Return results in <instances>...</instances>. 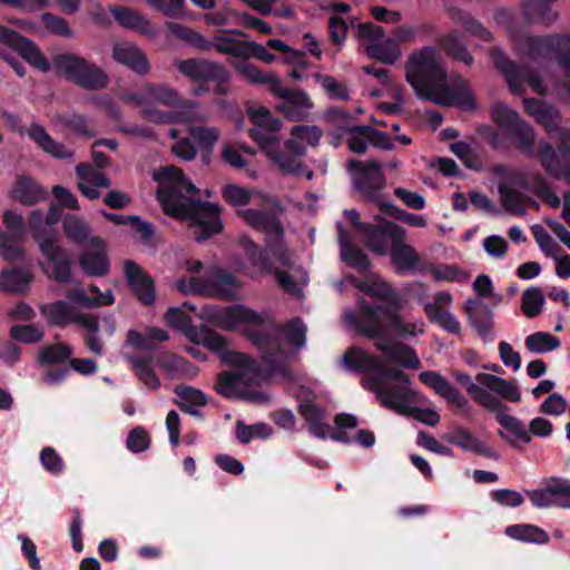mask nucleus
Masks as SVG:
<instances>
[{
	"label": "nucleus",
	"mask_w": 570,
	"mask_h": 570,
	"mask_svg": "<svg viewBox=\"0 0 570 570\" xmlns=\"http://www.w3.org/2000/svg\"><path fill=\"white\" fill-rule=\"evenodd\" d=\"M375 347L382 352V357L353 346L344 353L342 363L348 371L366 373L363 386L373 392L383 406L428 425H436L441 417L435 410L414 406L423 403L425 397L410 386L409 376L401 370L387 366V363H396L407 368L420 367L421 362L414 350L390 340L377 341Z\"/></svg>",
	"instance_id": "nucleus-1"
},
{
	"label": "nucleus",
	"mask_w": 570,
	"mask_h": 570,
	"mask_svg": "<svg viewBox=\"0 0 570 570\" xmlns=\"http://www.w3.org/2000/svg\"><path fill=\"white\" fill-rule=\"evenodd\" d=\"M214 317L223 330L242 331L253 345L261 351L264 370L252 356L249 357L263 375L256 391L267 396V400L262 404L268 403L271 397L262 390V384L269 375L292 377L288 364L306 344L307 330L305 324L295 318L287 322L281 330L273 324L269 313H257L245 305H234L218 309Z\"/></svg>",
	"instance_id": "nucleus-2"
},
{
	"label": "nucleus",
	"mask_w": 570,
	"mask_h": 570,
	"mask_svg": "<svg viewBox=\"0 0 570 570\" xmlns=\"http://www.w3.org/2000/svg\"><path fill=\"white\" fill-rule=\"evenodd\" d=\"M194 309L191 304L184 303L181 306L170 307L165 318L168 325L181 330L190 342L210 350L225 365L232 367V371L219 374L215 385L217 393L227 399H238L249 403L265 402L267 396L256 391L263 375L255 362L245 353L229 350L227 341L220 334L205 326H191L186 311Z\"/></svg>",
	"instance_id": "nucleus-3"
},
{
	"label": "nucleus",
	"mask_w": 570,
	"mask_h": 570,
	"mask_svg": "<svg viewBox=\"0 0 570 570\" xmlns=\"http://www.w3.org/2000/svg\"><path fill=\"white\" fill-rule=\"evenodd\" d=\"M153 178L158 184L157 196L165 213L190 220L191 234L197 242L220 233V207L187 197L196 193V187L179 168L173 165L160 167L153 171Z\"/></svg>",
	"instance_id": "nucleus-4"
},
{
	"label": "nucleus",
	"mask_w": 570,
	"mask_h": 570,
	"mask_svg": "<svg viewBox=\"0 0 570 570\" xmlns=\"http://www.w3.org/2000/svg\"><path fill=\"white\" fill-rule=\"evenodd\" d=\"M405 78L420 99L441 106H455L465 111L475 108L468 82L460 77H448L442 56L433 47H425L410 56Z\"/></svg>",
	"instance_id": "nucleus-5"
},
{
	"label": "nucleus",
	"mask_w": 570,
	"mask_h": 570,
	"mask_svg": "<svg viewBox=\"0 0 570 570\" xmlns=\"http://www.w3.org/2000/svg\"><path fill=\"white\" fill-rule=\"evenodd\" d=\"M356 307L357 312L345 309L343 321L346 326L370 338H383L390 330L404 337L424 333L425 324L422 318L405 320L386 304L372 305L364 298H358Z\"/></svg>",
	"instance_id": "nucleus-6"
},
{
	"label": "nucleus",
	"mask_w": 570,
	"mask_h": 570,
	"mask_svg": "<svg viewBox=\"0 0 570 570\" xmlns=\"http://www.w3.org/2000/svg\"><path fill=\"white\" fill-rule=\"evenodd\" d=\"M126 99L135 101L142 114L154 122H189L206 119L195 104L184 100L175 89L166 85H142Z\"/></svg>",
	"instance_id": "nucleus-7"
},
{
	"label": "nucleus",
	"mask_w": 570,
	"mask_h": 570,
	"mask_svg": "<svg viewBox=\"0 0 570 570\" xmlns=\"http://www.w3.org/2000/svg\"><path fill=\"white\" fill-rule=\"evenodd\" d=\"M242 218L252 227L262 229L267 234V248L275 259L287 271H275V277L282 288L293 295H299L308 277L304 269L292 265L291 254L283 244V227L278 219L265 212L244 209L239 212Z\"/></svg>",
	"instance_id": "nucleus-8"
},
{
	"label": "nucleus",
	"mask_w": 570,
	"mask_h": 570,
	"mask_svg": "<svg viewBox=\"0 0 570 570\" xmlns=\"http://www.w3.org/2000/svg\"><path fill=\"white\" fill-rule=\"evenodd\" d=\"M499 175L498 189L503 208L513 215H523L525 205L530 198L522 191H530L540 197L549 206L557 208L560 206V198L551 190L546 178L534 171H511L500 167L497 169Z\"/></svg>",
	"instance_id": "nucleus-9"
},
{
	"label": "nucleus",
	"mask_w": 570,
	"mask_h": 570,
	"mask_svg": "<svg viewBox=\"0 0 570 570\" xmlns=\"http://www.w3.org/2000/svg\"><path fill=\"white\" fill-rule=\"evenodd\" d=\"M291 134L292 138L282 144L278 137L264 136L257 131L254 141L283 174L297 175L302 169L301 157L306 146H316L322 131L316 126L298 125L292 128Z\"/></svg>",
	"instance_id": "nucleus-10"
},
{
	"label": "nucleus",
	"mask_w": 570,
	"mask_h": 570,
	"mask_svg": "<svg viewBox=\"0 0 570 570\" xmlns=\"http://www.w3.org/2000/svg\"><path fill=\"white\" fill-rule=\"evenodd\" d=\"M189 277L176 281V288L185 295L203 294L210 297L236 299L242 283L228 271L215 266L204 265L198 259H187L184 263Z\"/></svg>",
	"instance_id": "nucleus-11"
},
{
	"label": "nucleus",
	"mask_w": 570,
	"mask_h": 570,
	"mask_svg": "<svg viewBox=\"0 0 570 570\" xmlns=\"http://www.w3.org/2000/svg\"><path fill=\"white\" fill-rule=\"evenodd\" d=\"M453 376L478 404L489 411L502 407L498 396L509 402H519L521 399V393L513 382L493 374L478 373L475 382L463 372H454Z\"/></svg>",
	"instance_id": "nucleus-12"
},
{
	"label": "nucleus",
	"mask_w": 570,
	"mask_h": 570,
	"mask_svg": "<svg viewBox=\"0 0 570 570\" xmlns=\"http://www.w3.org/2000/svg\"><path fill=\"white\" fill-rule=\"evenodd\" d=\"M519 50L530 58L553 57L564 76L570 77V32L544 37H523L515 39Z\"/></svg>",
	"instance_id": "nucleus-13"
},
{
	"label": "nucleus",
	"mask_w": 570,
	"mask_h": 570,
	"mask_svg": "<svg viewBox=\"0 0 570 570\" xmlns=\"http://www.w3.org/2000/svg\"><path fill=\"white\" fill-rule=\"evenodd\" d=\"M53 66L58 72L88 90H99L108 83V76L101 68L77 56H57Z\"/></svg>",
	"instance_id": "nucleus-14"
},
{
	"label": "nucleus",
	"mask_w": 570,
	"mask_h": 570,
	"mask_svg": "<svg viewBox=\"0 0 570 570\" xmlns=\"http://www.w3.org/2000/svg\"><path fill=\"white\" fill-rule=\"evenodd\" d=\"M344 216L353 227L354 233L364 239L370 249L382 256L387 255L394 245V228H402L391 222L379 220L380 224L377 226L363 223L355 209L345 210Z\"/></svg>",
	"instance_id": "nucleus-15"
},
{
	"label": "nucleus",
	"mask_w": 570,
	"mask_h": 570,
	"mask_svg": "<svg viewBox=\"0 0 570 570\" xmlns=\"http://www.w3.org/2000/svg\"><path fill=\"white\" fill-rule=\"evenodd\" d=\"M357 35L363 39V48L370 58L392 65L401 57L400 48L395 40L385 38L382 27L371 22L357 26Z\"/></svg>",
	"instance_id": "nucleus-16"
},
{
	"label": "nucleus",
	"mask_w": 570,
	"mask_h": 570,
	"mask_svg": "<svg viewBox=\"0 0 570 570\" xmlns=\"http://www.w3.org/2000/svg\"><path fill=\"white\" fill-rule=\"evenodd\" d=\"M2 223L0 255L8 262L18 261L23 254L22 243L27 236V223L21 214L11 209L3 213Z\"/></svg>",
	"instance_id": "nucleus-17"
},
{
	"label": "nucleus",
	"mask_w": 570,
	"mask_h": 570,
	"mask_svg": "<svg viewBox=\"0 0 570 570\" xmlns=\"http://www.w3.org/2000/svg\"><path fill=\"white\" fill-rule=\"evenodd\" d=\"M2 46L14 50L28 63L36 67V45L19 32L0 26V57L10 65L19 77H23L26 75L23 63Z\"/></svg>",
	"instance_id": "nucleus-18"
},
{
	"label": "nucleus",
	"mask_w": 570,
	"mask_h": 570,
	"mask_svg": "<svg viewBox=\"0 0 570 570\" xmlns=\"http://www.w3.org/2000/svg\"><path fill=\"white\" fill-rule=\"evenodd\" d=\"M348 169L352 173L355 189L366 199L379 202L381 191L385 187V177L380 164L373 160L367 163L351 160Z\"/></svg>",
	"instance_id": "nucleus-19"
},
{
	"label": "nucleus",
	"mask_w": 570,
	"mask_h": 570,
	"mask_svg": "<svg viewBox=\"0 0 570 570\" xmlns=\"http://www.w3.org/2000/svg\"><path fill=\"white\" fill-rule=\"evenodd\" d=\"M527 495L532 505L539 509H570V480L558 476L544 479L540 488L527 491Z\"/></svg>",
	"instance_id": "nucleus-20"
},
{
	"label": "nucleus",
	"mask_w": 570,
	"mask_h": 570,
	"mask_svg": "<svg viewBox=\"0 0 570 570\" xmlns=\"http://www.w3.org/2000/svg\"><path fill=\"white\" fill-rule=\"evenodd\" d=\"M94 165L79 164L76 173L79 177L78 188L83 197L98 199L101 195L99 188L109 187L111 181L100 169L108 163L107 157L94 148Z\"/></svg>",
	"instance_id": "nucleus-21"
},
{
	"label": "nucleus",
	"mask_w": 570,
	"mask_h": 570,
	"mask_svg": "<svg viewBox=\"0 0 570 570\" xmlns=\"http://www.w3.org/2000/svg\"><path fill=\"white\" fill-rule=\"evenodd\" d=\"M394 245L391 247L390 256L395 271L400 274L426 273V264L416 249L406 243L407 233L404 228H394Z\"/></svg>",
	"instance_id": "nucleus-22"
},
{
	"label": "nucleus",
	"mask_w": 570,
	"mask_h": 570,
	"mask_svg": "<svg viewBox=\"0 0 570 570\" xmlns=\"http://www.w3.org/2000/svg\"><path fill=\"white\" fill-rule=\"evenodd\" d=\"M43 317L53 325L66 326L77 324L88 331L99 330L98 318L91 314H85L65 301H57L41 307Z\"/></svg>",
	"instance_id": "nucleus-23"
},
{
	"label": "nucleus",
	"mask_w": 570,
	"mask_h": 570,
	"mask_svg": "<svg viewBox=\"0 0 570 570\" xmlns=\"http://www.w3.org/2000/svg\"><path fill=\"white\" fill-rule=\"evenodd\" d=\"M494 60L497 67L504 73L509 87L514 94L522 92L524 86H529L534 92L546 95L547 87L537 72L524 67H518L497 53Z\"/></svg>",
	"instance_id": "nucleus-24"
},
{
	"label": "nucleus",
	"mask_w": 570,
	"mask_h": 570,
	"mask_svg": "<svg viewBox=\"0 0 570 570\" xmlns=\"http://www.w3.org/2000/svg\"><path fill=\"white\" fill-rule=\"evenodd\" d=\"M295 395L298 400L299 414L307 422L311 433L321 439L326 438L330 425L325 410L317 404L316 394L305 386H299Z\"/></svg>",
	"instance_id": "nucleus-25"
},
{
	"label": "nucleus",
	"mask_w": 570,
	"mask_h": 570,
	"mask_svg": "<svg viewBox=\"0 0 570 570\" xmlns=\"http://www.w3.org/2000/svg\"><path fill=\"white\" fill-rule=\"evenodd\" d=\"M272 94L282 100L277 105V109L291 120H303L313 107V102L306 92L287 89L282 80L274 81Z\"/></svg>",
	"instance_id": "nucleus-26"
},
{
	"label": "nucleus",
	"mask_w": 570,
	"mask_h": 570,
	"mask_svg": "<svg viewBox=\"0 0 570 570\" xmlns=\"http://www.w3.org/2000/svg\"><path fill=\"white\" fill-rule=\"evenodd\" d=\"M178 71L195 82H225L229 73L222 65L206 59H183L175 62Z\"/></svg>",
	"instance_id": "nucleus-27"
},
{
	"label": "nucleus",
	"mask_w": 570,
	"mask_h": 570,
	"mask_svg": "<svg viewBox=\"0 0 570 570\" xmlns=\"http://www.w3.org/2000/svg\"><path fill=\"white\" fill-rule=\"evenodd\" d=\"M419 379L438 395L445 399L452 406L460 411L461 414H470L471 405L469 400L440 373L424 371L420 373Z\"/></svg>",
	"instance_id": "nucleus-28"
},
{
	"label": "nucleus",
	"mask_w": 570,
	"mask_h": 570,
	"mask_svg": "<svg viewBox=\"0 0 570 570\" xmlns=\"http://www.w3.org/2000/svg\"><path fill=\"white\" fill-rule=\"evenodd\" d=\"M419 379L438 395L445 399L452 406L460 411L461 414H470L471 405L469 400L440 373L424 371L420 373Z\"/></svg>",
	"instance_id": "nucleus-29"
},
{
	"label": "nucleus",
	"mask_w": 570,
	"mask_h": 570,
	"mask_svg": "<svg viewBox=\"0 0 570 570\" xmlns=\"http://www.w3.org/2000/svg\"><path fill=\"white\" fill-rule=\"evenodd\" d=\"M419 379L438 395L445 399L452 406L460 411L461 414H470L471 405L469 400L440 373L424 371L420 373Z\"/></svg>",
	"instance_id": "nucleus-30"
},
{
	"label": "nucleus",
	"mask_w": 570,
	"mask_h": 570,
	"mask_svg": "<svg viewBox=\"0 0 570 570\" xmlns=\"http://www.w3.org/2000/svg\"><path fill=\"white\" fill-rule=\"evenodd\" d=\"M94 250H85L79 255V266L82 273L90 277H102L109 273V258L104 240L98 236L89 239Z\"/></svg>",
	"instance_id": "nucleus-31"
},
{
	"label": "nucleus",
	"mask_w": 570,
	"mask_h": 570,
	"mask_svg": "<svg viewBox=\"0 0 570 570\" xmlns=\"http://www.w3.org/2000/svg\"><path fill=\"white\" fill-rule=\"evenodd\" d=\"M464 308L469 323L478 332L482 341L485 343L493 342L495 334L493 332L492 309L487 304L473 298L465 301Z\"/></svg>",
	"instance_id": "nucleus-32"
},
{
	"label": "nucleus",
	"mask_w": 570,
	"mask_h": 570,
	"mask_svg": "<svg viewBox=\"0 0 570 570\" xmlns=\"http://www.w3.org/2000/svg\"><path fill=\"white\" fill-rule=\"evenodd\" d=\"M40 249L51 264V276L61 283L70 282L72 275L71 255L67 250L62 249L55 240L41 243Z\"/></svg>",
	"instance_id": "nucleus-33"
},
{
	"label": "nucleus",
	"mask_w": 570,
	"mask_h": 570,
	"mask_svg": "<svg viewBox=\"0 0 570 570\" xmlns=\"http://www.w3.org/2000/svg\"><path fill=\"white\" fill-rule=\"evenodd\" d=\"M446 440L466 452H473L489 459H497L499 456L498 453L487 444L484 439L464 428H455L448 434Z\"/></svg>",
	"instance_id": "nucleus-34"
},
{
	"label": "nucleus",
	"mask_w": 570,
	"mask_h": 570,
	"mask_svg": "<svg viewBox=\"0 0 570 570\" xmlns=\"http://www.w3.org/2000/svg\"><path fill=\"white\" fill-rule=\"evenodd\" d=\"M124 268L126 279L138 299L145 305L151 304L156 296L153 281L132 261H126Z\"/></svg>",
	"instance_id": "nucleus-35"
},
{
	"label": "nucleus",
	"mask_w": 570,
	"mask_h": 570,
	"mask_svg": "<svg viewBox=\"0 0 570 570\" xmlns=\"http://www.w3.org/2000/svg\"><path fill=\"white\" fill-rule=\"evenodd\" d=\"M507 406L502 403V407L494 410L495 419L503 428L500 432L502 439L517 446V441L522 443H530L531 436L525 425L515 416L507 413Z\"/></svg>",
	"instance_id": "nucleus-36"
},
{
	"label": "nucleus",
	"mask_w": 570,
	"mask_h": 570,
	"mask_svg": "<svg viewBox=\"0 0 570 570\" xmlns=\"http://www.w3.org/2000/svg\"><path fill=\"white\" fill-rule=\"evenodd\" d=\"M112 58L116 62L128 67L137 73L145 75L149 71V62L145 53L132 43H116L112 48Z\"/></svg>",
	"instance_id": "nucleus-37"
},
{
	"label": "nucleus",
	"mask_w": 570,
	"mask_h": 570,
	"mask_svg": "<svg viewBox=\"0 0 570 570\" xmlns=\"http://www.w3.org/2000/svg\"><path fill=\"white\" fill-rule=\"evenodd\" d=\"M337 232L342 261L360 272H366L370 267V262L360 248L353 246L352 237L345 230L342 223H337Z\"/></svg>",
	"instance_id": "nucleus-38"
},
{
	"label": "nucleus",
	"mask_w": 570,
	"mask_h": 570,
	"mask_svg": "<svg viewBox=\"0 0 570 570\" xmlns=\"http://www.w3.org/2000/svg\"><path fill=\"white\" fill-rule=\"evenodd\" d=\"M110 12L116 21L124 28L136 30L151 38L156 37L157 32L155 28L140 12L127 7H116L112 8Z\"/></svg>",
	"instance_id": "nucleus-39"
},
{
	"label": "nucleus",
	"mask_w": 570,
	"mask_h": 570,
	"mask_svg": "<svg viewBox=\"0 0 570 570\" xmlns=\"http://www.w3.org/2000/svg\"><path fill=\"white\" fill-rule=\"evenodd\" d=\"M247 114L250 121L256 126V128L250 129L253 139L257 131L264 136L278 137L277 132L281 130L282 122L274 118L267 108L259 105H249Z\"/></svg>",
	"instance_id": "nucleus-40"
},
{
	"label": "nucleus",
	"mask_w": 570,
	"mask_h": 570,
	"mask_svg": "<svg viewBox=\"0 0 570 570\" xmlns=\"http://www.w3.org/2000/svg\"><path fill=\"white\" fill-rule=\"evenodd\" d=\"M561 155L549 142L540 140L531 156L538 159L548 175L559 177L562 173Z\"/></svg>",
	"instance_id": "nucleus-41"
},
{
	"label": "nucleus",
	"mask_w": 570,
	"mask_h": 570,
	"mask_svg": "<svg viewBox=\"0 0 570 570\" xmlns=\"http://www.w3.org/2000/svg\"><path fill=\"white\" fill-rule=\"evenodd\" d=\"M66 296L69 301L87 308L110 306L115 303V297L110 289L104 292V294H100L99 296L90 297L88 295V291L80 284L68 291Z\"/></svg>",
	"instance_id": "nucleus-42"
},
{
	"label": "nucleus",
	"mask_w": 570,
	"mask_h": 570,
	"mask_svg": "<svg viewBox=\"0 0 570 570\" xmlns=\"http://www.w3.org/2000/svg\"><path fill=\"white\" fill-rule=\"evenodd\" d=\"M505 534L511 539L527 543L546 544L549 542L548 533L534 524L510 525L505 528Z\"/></svg>",
	"instance_id": "nucleus-43"
},
{
	"label": "nucleus",
	"mask_w": 570,
	"mask_h": 570,
	"mask_svg": "<svg viewBox=\"0 0 570 570\" xmlns=\"http://www.w3.org/2000/svg\"><path fill=\"white\" fill-rule=\"evenodd\" d=\"M30 275L21 268L3 269L0 273V289L6 293L22 294L30 284Z\"/></svg>",
	"instance_id": "nucleus-44"
},
{
	"label": "nucleus",
	"mask_w": 570,
	"mask_h": 570,
	"mask_svg": "<svg viewBox=\"0 0 570 570\" xmlns=\"http://www.w3.org/2000/svg\"><path fill=\"white\" fill-rule=\"evenodd\" d=\"M234 68L248 82L254 85H267L271 92L274 81H281L273 72H264L258 67L244 60L234 62Z\"/></svg>",
	"instance_id": "nucleus-45"
},
{
	"label": "nucleus",
	"mask_w": 570,
	"mask_h": 570,
	"mask_svg": "<svg viewBox=\"0 0 570 570\" xmlns=\"http://www.w3.org/2000/svg\"><path fill=\"white\" fill-rule=\"evenodd\" d=\"M246 42L229 35L218 33L214 36L213 40H207L206 50L214 48L219 53L229 55L236 58L244 59Z\"/></svg>",
	"instance_id": "nucleus-46"
},
{
	"label": "nucleus",
	"mask_w": 570,
	"mask_h": 570,
	"mask_svg": "<svg viewBox=\"0 0 570 570\" xmlns=\"http://www.w3.org/2000/svg\"><path fill=\"white\" fill-rule=\"evenodd\" d=\"M159 366L173 379H191L198 372L194 365L177 355L164 356Z\"/></svg>",
	"instance_id": "nucleus-47"
},
{
	"label": "nucleus",
	"mask_w": 570,
	"mask_h": 570,
	"mask_svg": "<svg viewBox=\"0 0 570 570\" xmlns=\"http://www.w3.org/2000/svg\"><path fill=\"white\" fill-rule=\"evenodd\" d=\"M426 273H430L434 281L444 283H464L470 278V274L456 265H433L426 264Z\"/></svg>",
	"instance_id": "nucleus-48"
},
{
	"label": "nucleus",
	"mask_w": 570,
	"mask_h": 570,
	"mask_svg": "<svg viewBox=\"0 0 570 570\" xmlns=\"http://www.w3.org/2000/svg\"><path fill=\"white\" fill-rule=\"evenodd\" d=\"M168 37H174L193 46L198 50H206L207 39L191 28L177 22H168L165 26Z\"/></svg>",
	"instance_id": "nucleus-49"
},
{
	"label": "nucleus",
	"mask_w": 570,
	"mask_h": 570,
	"mask_svg": "<svg viewBox=\"0 0 570 570\" xmlns=\"http://www.w3.org/2000/svg\"><path fill=\"white\" fill-rule=\"evenodd\" d=\"M126 358L130 363L135 374L148 389L157 390L160 386L159 379L155 373L150 358L132 356H126Z\"/></svg>",
	"instance_id": "nucleus-50"
},
{
	"label": "nucleus",
	"mask_w": 570,
	"mask_h": 570,
	"mask_svg": "<svg viewBox=\"0 0 570 570\" xmlns=\"http://www.w3.org/2000/svg\"><path fill=\"white\" fill-rule=\"evenodd\" d=\"M350 282L354 287L373 297L389 299L393 294L392 287L376 275H371L364 281L352 277Z\"/></svg>",
	"instance_id": "nucleus-51"
},
{
	"label": "nucleus",
	"mask_w": 570,
	"mask_h": 570,
	"mask_svg": "<svg viewBox=\"0 0 570 570\" xmlns=\"http://www.w3.org/2000/svg\"><path fill=\"white\" fill-rule=\"evenodd\" d=\"M509 134L512 136L517 148L522 154L527 156L533 154L538 141H535L533 128L528 122L521 120Z\"/></svg>",
	"instance_id": "nucleus-52"
},
{
	"label": "nucleus",
	"mask_w": 570,
	"mask_h": 570,
	"mask_svg": "<svg viewBox=\"0 0 570 570\" xmlns=\"http://www.w3.org/2000/svg\"><path fill=\"white\" fill-rule=\"evenodd\" d=\"M490 114L498 127L508 134L522 120L515 110L502 102L492 104Z\"/></svg>",
	"instance_id": "nucleus-53"
},
{
	"label": "nucleus",
	"mask_w": 570,
	"mask_h": 570,
	"mask_svg": "<svg viewBox=\"0 0 570 570\" xmlns=\"http://www.w3.org/2000/svg\"><path fill=\"white\" fill-rule=\"evenodd\" d=\"M168 340V334L161 328H149L145 334L129 331L127 342L128 344L141 348L154 350L155 342H164Z\"/></svg>",
	"instance_id": "nucleus-54"
},
{
	"label": "nucleus",
	"mask_w": 570,
	"mask_h": 570,
	"mask_svg": "<svg viewBox=\"0 0 570 570\" xmlns=\"http://www.w3.org/2000/svg\"><path fill=\"white\" fill-rule=\"evenodd\" d=\"M524 345L531 353L543 354L558 348L560 341L548 332H537L525 337Z\"/></svg>",
	"instance_id": "nucleus-55"
},
{
	"label": "nucleus",
	"mask_w": 570,
	"mask_h": 570,
	"mask_svg": "<svg viewBox=\"0 0 570 570\" xmlns=\"http://www.w3.org/2000/svg\"><path fill=\"white\" fill-rule=\"evenodd\" d=\"M240 245L243 247L244 253L248 257V259L252 262L254 267L256 268L255 272L248 273L250 277H255L256 274H269L272 273V265L268 262V259L261 253L256 245L247 237H243L240 239Z\"/></svg>",
	"instance_id": "nucleus-56"
},
{
	"label": "nucleus",
	"mask_w": 570,
	"mask_h": 570,
	"mask_svg": "<svg viewBox=\"0 0 570 570\" xmlns=\"http://www.w3.org/2000/svg\"><path fill=\"white\" fill-rule=\"evenodd\" d=\"M271 425L259 422L253 425H246L242 421L236 423V438L240 443H249L253 439H267L272 435Z\"/></svg>",
	"instance_id": "nucleus-57"
},
{
	"label": "nucleus",
	"mask_w": 570,
	"mask_h": 570,
	"mask_svg": "<svg viewBox=\"0 0 570 570\" xmlns=\"http://www.w3.org/2000/svg\"><path fill=\"white\" fill-rule=\"evenodd\" d=\"M255 190L237 184H226L222 188L223 199L233 207H242L249 204Z\"/></svg>",
	"instance_id": "nucleus-58"
},
{
	"label": "nucleus",
	"mask_w": 570,
	"mask_h": 570,
	"mask_svg": "<svg viewBox=\"0 0 570 570\" xmlns=\"http://www.w3.org/2000/svg\"><path fill=\"white\" fill-rule=\"evenodd\" d=\"M314 79L331 99L347 100L350 98L348 89L343 81L322 73H315Z\"/></svg>",
	"instance_id": "nucleus-59"
},
{
	"label": "nucleus",
	"mask_w": 570,
	"mask_h": 570,
	"mask_svg": "<svg viewBox=\"0 0 570 570\" xmlns=\"http://www.w3.org/2000/svg\"><path fill=\"white\" fill-rule=\"evenodd\" d=\"M423 308L431 323L438 324L442 330L450 334L460 335L461 324L453 313L448 311L436 314L431 305H424Z\"/></svg>",
	"instance_id": "nucleus-60"
},
{
	"label": "nucleus",
	"mask_w": 570,
	"mask_h": 570,
	"mask_svg": "<svg viewBox=\"0 0 570 570\" xmlns=\"http://www.w3.org/2000/svg\"><path fill=\"white\" fill-rule=\"evenodd\" d=\"M63 229L66 236L75 243L89 242L91 237L88 225L78 216L67 215L63 218Z\"/></svg>",
	"instance_id": "nucleus-61"
},
{
	"label": "nucleus",
	"mask_w": 570,
	"mask_h": 570,
	"mask_svg": "<svg viewBox=\"0 0 570 570\" xmlns=\"http://www.w3.org/2000/svg\"><path fill=\"white\" fill-rule=\"evenodd\" d=\"M372 128L368 126L354 127L346 131V144L348 148L357 154L367 149L371 140Z\"/></svg>",
	"instance_id": "nucleus-62"
},
{
	"label": "nucleus",
	"mask_w": 570,
	"mask_h": 570,
	"mask_svg": "<svg viewBox=\"0 0 570 570\" xmlns=\"http://www.w3.org/2000/svg\"><path fill=\"white\" fill-rule=\"evenodd\" d=\"M188 135L197 141L199 148L206 149L208 153L213 150L219 138V131L214 127H189Z\"/></svg>",
	"instance_id": "nucleus-63"
},
{
	"label": "nucleus",
	"mask_w": 570,
	"mask_h": 570,
	"mask_svg": "<svg viewBox=\"0 0 570 570\" xmlns=\"http://www.w3.org/2000/svg\"><path fill=\"white\" fill-rule=\"evenodd\" d=\"M544 296L540 288L532 287L522 295L521 309L528 317H535L542 311Z\"/></svg>",
	"instance_id": "nucleus-64"
}]
</instances>
